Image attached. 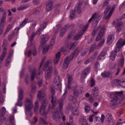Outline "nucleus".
Returning a JSON list of instances; mask_svg holds the SVG:
<instances>
[{"label":"nucleus","mask_w":125,"mask_h":125,"mask_svg":"<svg viewBox=\"0 0 125 125\" xmlns=\"http://www.w3.org/2000/svg\"><path fill=\"white\" fill-rule=\"evenodd\" d=\"M109 97L113 98L110 102V106L112 108H114L117 106L118 104L120 103V101H122L124 99L122 92H118L114 95L112 94L108 95Z\"/></svg>","instance_id":"1"},{"label":"nucleus","mask_w":125,"mask_h":125,"mask_svg":"<svg viewBox=\"0 0 125 125\" xmlns=\"http://www.w3.org/2000/svg\"><path fill=\"white\" fill-rule=\"evenodd\" d=\"M53 86H52L51 87V90L52 94L51 95V103L52 104V105L51 107L50 105L49 106L48 109L49 110L51 108L52 109H53L56 105L55 101H54L53 98V95H55V94L54 89L55 88L56 90H58L61 92V85L60 84H58V83H56V84H53Z\"/></svg>","instance_id":"2"},{"label":"nucleus","mask_w":125,"mask_h":125,"mask_svg":"<svg viewBox=\"0 0 125 125\" xmlns=\"http://www.w3.org/2000/svg\"><path fill=\"white\" fill-rule=\"evenodd\" d=\"M125 44V40L123 42L121 38L118 40L116 44V46L115 47V50L112 52L110 55V58L113 61L115 60L117 52L120 51L121 47L123 46Z\"/></svg>","instance_id":"3"},{"label":"nucleus","mask_w":125,"mask_h":125,"mask_svg":"<svg viewBox=\"0 0 125 125\" xmlns=\"http://www.w3.org/2000/svg\"><path fill=\"white\" fill-rule=\"evenodd\" d=\"M109 0H105L103 4V7L105 8L106 7L105 10L104 11V13L105 15H106L109 10H110V11L106 16H105L104 18L105 19H109L110 17L112 12L114 9V7H111L110 5H109Z\"/></svg>","instance_id":"4"},{"label":"nucleus","mask_w":125,"mask_h":125,"mask_svg":"<svg viewBox=\"0 0 125 125\" xmlns=\"http://www.w3.org/2000/svg\"><path fill=\"white\" fill-rule=\"evenodd\" d=\"M77 50V48L74 51L70 56L66 57L64 59L62 66L63 68L64 69H66L67 68L71 60L73 59L76 53V52Z\"/></svg>","instance_id":"5"},{"label":"nucleus","mask_w":125,"mask_h":125,"mask_svg":"<svg viewBox=\"0 0 125 125\" xmlns=\"http://www.w3.org/2000/svg\"><path fill=\"white\" fill-rule=\"evenodd\" d=\"M99 30L100 31L96 38V40L97 41L101 39L102 37L104 34V27H102L100 25L97 28L94 30L92 33V34L94 35L97 31Z\"/></svg>","instance_id":"6"},{"label":"nucleus","mask_w":125,"mask_h":125,"mask_svg":"<svg viewBox=\"0 0 125 125\" xmlns=\"http://www.w3.org/2000/svg\"><path fill=\"white\" fill-rule=\"evenodd\" d=\"M38 97L40 100H43V102L42 103L40 107L41 108L45 109L47 105L48 101L44 99V97L45 96L44 94L42 93L41 91H38Z\"/></svg>","instance_id":"7"},{"label":"nucleus","mask_w":125,"mask_h":125,"mask_svg":"<svg viewBox=\"0 0 125 125\" xmlns=\"http://www.w3.org/2000/svg\"><path fill=\"white\" fill-rule=\"evenodd\" d=\"M23 91L22 89L20 88L19 89L18 98L16 105L20 106H22V103L21 100L23 99Z\"/></svg>","instance_id":"8"},{"label":"nucleus","mask_w":125,"mask_h":125,"mask_svg":"<svg viewBox=\"0 0 125 125\" xmlns=\"http://www.w3.org/2000/svg\"><path fill=\"white\" fill-rule=\"evenodd\" d=\"M25 106L26 110L29 111L33 107L32 101L28 98H27L25 101Z\"/></svg>","instance_id":"9"},{"label":"nucleus","mask_w":125,"mask_h":125,"mask_svg":"<svg viewBox=\"0 0 125 125\" xmlns=\"http://www.w3.org/2000/svg\"><path fill=\"white\" fill-rule=\"evenodd\" d=\"M100 16L97 15L96 13L95 12L89 20L88 22H90L93 20L94 21H95L96 23H98L100 19Z\"/></svg>","instance_id":"10"},{"label":"nucleus","mask_w":125,"mask_h":125,"mask_svg":"<svg viewBox=\"0 0 125 125\" xmlns=\"http://www.w3.org/2000/svg\"><path fill=\"white\" fill-rule=\"evenodd\" d=\"M70 26L69 24H68L65 25L64 26L63 28L62 29L60 32V37H62L63 36L65 32L67 31V29L70 28Z\"/></svg>","instance_id":"11"},{"label":"nucleus","mask_w":125,"mask_h":125,"mask_svg":"<svg viewBox=\"0 0 125 125\" xmlns=\"http://www.w3.org/2000/svg\"><path fill=\"white\" fill-rule=\"evenodd\" d=\"M52 69L51 67H49L45 71V77L46 79H48L50 78Z\"/></svg>","instance_id":"12"},{"label":"nucleus","mask_w":125,"mask_h":125,"mask_svg":"<svg viewBox=\"0 0 125 125\" xmlns=\"http://www.w3.org/2000/svg\"><path fill=\"white\" fill-rule=\"evenodd\" d=\"M20 29V27L16 28L13 31L11 34L8 37V40L9 41H10L12 39L13 36L14 35H16Z\"/></svg>","instance_id":"13"},{"label":"nucleus","mask_w":125,"mask_h":125,"mask_svg":"<svg viewBox=\"0 0 125 125\" xmlns=\"http://www.w3.org/2000/svg\"><path fill=\"white\" fill-rule=\"evenodd\" d=\"M53 6V3L52 1L49 0L46 4V12L50 11L52 9Z\"/></svg>","instance_id":"14"},{"label":"nucleus","mask_w":125,"mask_h":125,"mask_svg":"<svg viewBox=\"0 0 125 125\" xmlns=\"http://www.w3.org/2000/svg\"><path fill=\"white\" fill-rule=\"evenodd\" d=\"M52 118L56 121H59L60 118V116L59 115V112L58 111H54L52 113Z\"/></svg>","instance_id":"15"},{"label":"nucleus","mask_w":125,"mask_h":125,"mask_svg":"<svg viewBox=\"0 0 125 125\" xmlns=\"http://www.w3.org/2000/svg\"><path fill=\"white\" fill-rule=\"evenodd\" d=\"M6 14L4 12V14H2V16L1 18L0 21V26L1 28H3L5 24L6 21Z\"/></svg>","instance_id":"16"},{"label":"nucleus","mask_w":125,"mask_h":125,"mask_svg":"<svg viewBox=\"0 0 125 125\" xmlns=\"http://www.w3.org/2000/svg\"><path fill=\"white\" fill-rule=\"evenodd\" d=\"M99 89L97 87H94L92 91L91 96L93 97H94L98 96L99 92Z\"/></svg>","instance_id":"17"},{"label":"nucleus","mask_w":125,"mask_h":125,"mask_svg":"<svg viewBox=\"0 0 125 125\" xmlns=\"http://www.w3.org/2000/svg\"><path fill=\"white\" fill-rule=\"evenodd\" d=\"M49 37L47 35H43L41 37V42L42 44H44L49 39Z\"/></svg>","instance_id":"18"},{"label":"nucleus","mask_w":125,"mask_h":125,"mask_svg":"<svg viewBox=\"0 0 125 125\" xmlns=\"http://www.w3.org/2000/svg\"><path fill=\"white\" fill-rule=\"evenodd\" d=\"M1 113L0 114V119L1 120L3 119V121L6 119L5 117H3L6 112V110L5 108L3 107L2 108L0 111Z\"/></svg>","instance_id":"19"},{"label":"nucleus","mask_w":125,"mask_h":125,"mask_svg":"<svg viewBox=\"0 0 125 125\" xmlns=\"http://www.w3.org/2000/svg\"><path fill=\"white\" fill-rule=\"evenodd\" d=\"M29 71L31 73V81H33L34 80L35 77V69L34 68H31L30 69Z\"/></svg>","instance_id":"20"},{"label":"nucleus","mask_w":125,"mask_h":125,"mask_svg":"<svg viewBox=\"0 0 125 125\" xmlns=\"http://www.w3.org/2000/svg\"><path fill=\"white\" fill-rule=\"evenodd\" d=\"M85 117L82 116L79 120L80 124L81 125H88Z\"/></svg>","instance_id":"21"},{"label":"nucleus","mask_w":125,"mask_h":125,"mask_svg":"<svg viewBox=\"0 0 125 125\" xmlns=\"http://www.w3.org/2000/svg\"><path fill=\"white\" fill-rule=\"evenodd\" d=\"M124 63V58L123 56H122L118 61V66L123 67Z\"/></svg>","instance_id":"22"},{"label":"nucleus","mask_w":125,"mask_h":125,"mask_svg":"<svg viewBox=\"0 0 125 125\" xmlns=\"http://www.w3.org/2000/svg\"><path fill=\"white\" fill-rule=\"evenodd\" d=\"M114 39V36L112 34V35L109 36L107 40V43L108 44H110L112 43V41Z\"/></svg>","instance_id":"23"},{"label":"nucleus","mask_w":125,"mask_h":125,"mask_svg":"<svg viewBox=\"0 0 125 125\" xmlns=\"http://www.w3.org/2000/svg\"><path fill=\"white\" fill-rule=\"evenodd\" d=\"M77 43V42H76L71 43L68 45V48L70 50H73L75 48Z\"/></svg>","instance_id":"24"},{"label":"nucleus","mask_w":125,"mask_h":125,"mask_svg":"<svg viewBox=\"0 0 125 125\" xmlns=\"http://www.w3.org/2000/svg\"><path fill=\"white\" fill-rule=\"evenodd\" d=\"M112 74V73L109 71H104L101 74V75L104 78L108 77Z\"/></svg>","instance_id":"25"},{"label":"nucleus","mask_w":125,"mask_h":125,"mask_svg":"<svg viewBox=\"0 0 125 125\" xmlns=\"http://www.w3.org/2000/svg\"><path fill=\"white\" fill-rule=\"evenodd\" d=\"M60 52H58L56 54V57L54 60V64H57L58 63L60 58Z\"/></svg>","instance_id":"26"},{"label":"nucleus","mask_w":125,"mask_h":125,"mask_svg":"<svg viewBox=\"0 0 125 125\" xmlns=\"http://www.w3.org/2000/svg\"><path fill=\"white\" fill-rule=\"evenodd\" d=\"M121 80H119L117 79L113 80L112 82V85L114 87L115 85H117L118 84L120 85Z\"/></svg>","instance_id":"27"},{"label":"nucleus","mask_w":125,"mask_h":125,"mask_svg":"<svg viewBox=\"0 0 125 125\" xmlns=\"http://www.w3.org/2000/svg\"><path fill=\"white\" fill-rule=\"evenodd\" d=\"M6 50L7 49L6 47H5L4 48L2 53L0 57V60L1 61H3V59L6 53Z\"/></svg>","instance_id":"28"},{"label":"nucleus","mask_w":125,"mask_h":125,"mask_svg":"<svg viewBox=\"0 0 125 125\" xmlns=\"http://www.w3.org/2000/svg\"><path fill=\"white\" fill-rule=\"evenodd\" d=\"M81 5L79 4H78L75 8L74 11H77V13L80 14L81 11Z\"/></svg>","instance_id":"29"},{"label":"nucleus","mask_w":125,"mask_h":125,"mask_svg":"<svg viewBox=\"0 0 125 125\" xmlns=\"http://www.w3.org/2000/svg\"><path fill=\"white\" fill-rule=\"evenodd\" d=\"M52 64L51 61L48 60L45 63L44 65V66L42 69L43 70H45V69L48 67L49 65Z\"/></svg>","instance_id":"30"},{"label":"nucleus","mask_w":125,"mask_h":125,"mask_svg":"<svg viewBox=\"0 0 125 125\" xmlns=\"http://www.w3.org/2000/svg\"><path fill=\"white\" fill-rule=\"evenodd\" d=\"M83 35V33L82 32H81L78 34H76L74 38L73 39L75 40H77L80 38Z\"/></svg>","instance_id":"31"},{"label":"nucleus","mask_w":125,"mask_h":125,"mask_svg":"<svg viewBox=\"0 0 125 125\" xmlns=\"http://www.w3.org/2000/svg\"><path fill=\"white\" fill-rule=\"evenodd\" d=\"M91 67H87L86 69L83 70V72H82L83 74L86 75L88 74L90 71Z\"/></svg>","instance_id":"32"},{"label":"nucleus","mask_w":125,"mask_h":125,"mask_svg":"<svg viewBox=\"0 0 125 125\" xmlns=\"http://www.w3.org/2000/svg\"><path fill=\"white\" fill-rule=\"evenodd\" d=\"M58 83L61 84L59 80V78L58 76H56L54 80L53 84Z\"/></svg>","instance_id":"33"},{"label":"nucleus","mask_w":125,"mask_h":125,"mask_svg":"<svg viewBox=\"0 0 125 125\" xmlns=\"http://www.w3.org/2000/svg\"><path fill=\"white\" fill-rule=\"evenodd\" d=\"M115 123L114 120H106V125H114Z\"/></svg>","instance_id":"34"},{"label":"nucleus","mask_w":125,"mask_h":125,"mask_svg":"<svg viewBox=\"0 0 125 125\" xmlns=\"http://www.w3.org/2000/svg\"><path fill=\"white\" fill-rule=\"evenodd\" d=\"M106 120H114L112 115L109 113L107 114L106 115Z\"/></svg>","instance_id":"35"},{"label":"nucleus","mask_w":125,"mask_h":125,"mask_svg":"<svg viewBox=\"0 0 125 125\" xmlns=\"http://www.w3.org/2000/svg\"><path fill=\"white\" fill-rule=\"evenodd\" d=\"M69 99L70 101L72 103H74L76 102V98L72 96H70Z\"/></svg>","instance_id":"36"},{"label":"nucleus","mask_w":125,"mask_h":125,"mask_svg":"<svg viewBox=\"0 0 125 125\" xmlns=\"http://www.w3.org/2000/svg\"><path fill=\"white\" fill-rule=\"evenodd\" d=\"M28 21V19L27 18H25L24 19L23 21H22L21 23V24L20 27V28L24 26L25 25Z\"/></svg>","instance_id":"37"},{"label":"nucleus","mask_w":125,"mask_h":125,"mask_svg":"<svg viewBox=\"0 0 125 125\" xmlns=\"http://www.w3.org/2000/svg\"><path fill=\"white\" fill-rule=\"evenodd\" d=\"M89 83L90 84V86L91 87H93L95 85V81L93 78H91V79Z\"/></svg>","instance_id":"38"},{"label":"nucleus","mask_w":125,"mask_h":125,"mask_svg":"<svg viewBox=\"0 0 125 125\" xmlns=\"http://www.w3.org/2000/svg\"><path fill=\"white\" fill-rule=\"evenodd\" d=\"M75 11L73 10H72L71 11L70 13V17L72 19L74 18L75 17Z\"/></svg>","instance_id":"39"},{"label":"nucleus","mask_w":125,"mask_h":125,"mask_svg":"<svg viewBox=\"0 0 125 125\" xmlns=\"http://www.w3.org/2000/svg\"><path fill=\"white\" fill-rule=\"evenodd\" d=\"M50 46L49 45L45 46L43 49L42 53L43 54H45L46 52L48 50Z\"/></svg>","instance_id":"40"},{"label":"nucleus","mask_w":125,"mask_h":125,"mask_svg":"<svg viewBox=\"0 0 125 125\" xmlns=\"http://www.w3.org/2000/svg\"><path fill=\"white\" fill-rule=\"evenodd\" d=\"M11 55L9 56L6 60L5 65L6 66L8 65V64L10 63L11 61Z\"/></svg>","instance_id":"41"},{"label":"nucleus","mask_w":125,"mask_h":125,"mask_svg":"<svg viewBox=\"0 0 125 125\" xmlns=\"http://www.w3.org/2000/svg\"><path fill=\"white\" fill-rule=\"evenodd\" d=\"M12 26V25L11 24H10L8 25L7 26V28L6 29V30L4 33V34L5 35L11 29Z\"/></svg>","instance_id":"42"},{"label":"nucleus","mask_w":125,"mask_h":125,"mask_svg":"<svg viewBox=\"0 0 125 125\" xmlns=\"http://www.w3.org/2000/svg\"><path fill=\"white\" fill-rule=\"evenodd\" d=\"M47 24V23L45 22H44L41 23L40 28L44 30V28L46 27Z\"/></svg>","instance_id":"43"},{"label":"nucleus","mask_w":125,"mask_h":125,"mask_svg":"<svg viewBox=\"0 0 125 125\" xmlns=\"http://www.w3.org/2000/svg\"><path fill=\"white\" fill-rule=\"evenodd\" d=\"M10 122L11 125L14 124V116L13 115L10 116Z\"/></svg>","instance_id":"44"},{"label":"nucleus","mask_w":125,"mask_h":125,"mask_svg":"<svg viewBox=\"0 0 125 125\" xmlns=\"http://www.w3.org/2000/svg\"><path fill=\"white\" fill-rule=\"evenodd\" d=\"M72 81V77L71 76H69L68 77V87L69 89L70 88V82Z\"/></svg>","instance_id":"45"},{"label":"nucleus","mask_w":125,"mask_h":125,"mask_svg":"<svg viewBox=\"0 0 125 125\" xmlns=\"http://www.w3.org/2000/svg\"><path fill=\"white\" fill-rule=\"evenodd\" d=\"M86 75L83 74V73H81V75L80 77V79L81 80L82 82H83L84 81V79L86 77Z\"/></svg>","instance_id":"46"},{"label":"nucleus","mask_w":125,"mask_h":125,"mask_svg":"<svg viewBox=\"0 0 125 125\" xmlns=\"http://www.w3.org/2000/svg\"><path fill=\"white\" fill-rule=\"evenodd\" d=\"M43 30V29L41 28H39L36 31V34L39 35L41 33L42 31Z\"/></svg>","instance_id":"47"},{"label":"nucleus","mask_w":125,"mask_h":125,"mask_svg":"<svg viewBox=\"0 0 125 125\" xmlns=\"http://www.w3.org/2000/svg\"><path fill=\"white\" fill-rule=\"evenodd\" d=\"M55 38V36H53L52 37V39L51 41L50 44L52 46H53L55 44V41L54 39Z\"/></svg>","instance_id":"48"},{"label":"nucleus","mask_w":125,"mask_h":125,"mask_svg":"<svg viewBox=\"0 0 125 125\" xmlns=\"http://www.w3.org/2000/svg\"><path fill=\"white\" fill-rule=\"evenodd\" d=\"M116 66V64L115 63H111L109 65V67L112 69H115Z\"/></svg>","instance_id":"49"},{"label":"nucleus","mask_w":125,"mask_h":125,"mask_svg":"<svg viewBox=\"0 0 125 125\" xmlns=\"http://www.w3.org/2000/svg\"><path fill=\"white\" fill-rule=\"evenodd\" d=\"M120 83V85L122 87L125 88V80H121Z\"/></svg>","instance_id":"50"},{"label":"nucleus","mask_w":125,"mask_h":125,"mask_svg":"<svg viewBox=\"0 0 125 125\" xmlns=\"http://www.w3.org/2000/svg\"><path fill=\"white\" fill-rule=\"evenodd\" d=\"M105 40L104 39L102 40L98 44L97 46L99 47H101L104 42Z\"/></svg>","instance_id":"51"},{"label":"nucleus","mask_w":125,"mask_h":125,"mask_svg":"<svg viewBox=\"0 0 125 125\" xmlns=\"http://www.w3.org/2000/svg\"><path fill=\"white\" fill-rule=\"evenodd\" d=\"M63 102L62 100L60 101L59 102V105L60 110H61L63 106Z\"/></svg>","instance_id":"52"},{"label":"nucleus","mask_w":125,"mask_h":125,"mask_svg":"<svg viewBox=\"0 0 125 125\" xmlns=\"http://www.w3.org/2000/svg\"><path fill=\"white\" fill-rule=\"evenodd\" d=\"M31 50H30L27 52H25V54L26 55L28 56V57H29L31 56Z\"/></svg>","instance_id":"53"},{"label":"nucleus","mask_w":125,"mask_h":125,"mask_svg":"<svg viewBox=\"0 0 125 125\" xmlns=\"http://www.w3.org/2000/svg\"><path fill=\"white\" fill-rule=\"evenodd\" d=\"M90 108L89 106L87 105L85 106L84 108L85 111L86 113H87L88 111H89Z\"/></svg>","instance_id":"54"},{"label":"nucleus","mask_w":125,"mask_h":125,"mask_svg":"<svg viewBox=\"0 0 125 125\" xmlns=\"http://www.w3.org/2000/svg\"><path fill=\"white\" fill-rule=\"evenodd\" d=\"M39 12L40 10H39L36 9L33 11V14L34 15H36L39 14Z\"/></svg>","instance_id":"55"},{"label":"nucleus","mask_w":125,"mask_h":125,"mask_svg":"<svg viewBox=\"0 0 125 125\" xmlns=\"http://www.w3.org/2000/svg\"><path fill=\"white\" fill-rule=\"evenodd\" d=\"M36 35V34L34 33H33L31 35L30 41L31 42H32L33 41L34 38Z\"/></svg>","instance_id":"56"},{"label":"nucleus","mask_w":125,"mask_h":125,"mask_svg":"<svg viewBox=\"0 0 125 125\" xmlns=\"http://www.w3.org/2000/svg\"><path fill=\"white\" fill-rule=\"evenodd\" d=\"M45 109L41 108L40 107V114L42 115H43L44 114L45 111Z\"/></svg>","instance_id":"57"},{"label":"nucleus","mask_w":125,"mask_h":125,"mask_svg":"<svg viewBox=\"0 0 125 125\" xmlns=\"http://www.w3.org/2000/svg\"><path fill=\"white\" fill-rule=\"evenodd\" d=\"M4 98L2 95L0 93V103H2L4 102Z\"/></svg>","instance_id":"58"},{"label":"nucleus","mask_w":125,"mask_h":125,"mask_svg":"<svg viewBox=\"0 0 125 125\" xmlns=\"http://www.w3.org/2000/svg\"><path fill=\"white\" fill-rule=\"evenodd\" d=\"M116 28L117 30L116 32L117 33H119L122 30V27L116 26Z\"/></svg>","instance_id":"59"},{"label":"nucleus","mask_w":125,"mask_h":125,"mask_svg":"<svg viewBox=\"0 0 125 125\" xmlns=\"http://www.w3.org/2000/svg\"><path fill=\"white\" fill-rule=\"evenodd\" d=\"M40 120L41 122L43 123L44 124L46 125L48 124L42 118H40Z\"/></svg>","instance_id":"60"},{"label":"nucleus","mask_w":125,"mask_h":125,"mask_svg":"<svg viewBox=\"0 0 125 125\" xmlns=\"http://www.w3.org/2000/svg\"><path fill=\"white\" fill-rule=\"evenodd\" d=\"M40 1L39 0H33V3L36 5H37L40 3Z\"/></svg>","instance_id":"61"},{"label":"nucleus","mask_w":125,"mask_h":125,"mask_svg":"<svg viewBox=\"0 0 125 125\" xmlns=\"http://www.w3.org/2000/svg\"><path fill=\"white\" fill-rule=\"evenodd\" d=\"M79 113V112L78 109H76L72 112V114L74 115H78Z\"/></svg>","instance_id":"62"},{"label":"nucleus","mask_w":125,"mask_h":125,"mask_svg":"<svg viewBox=\"0 0 125 125\" xmlns=\"http://www.w3.org/2000/svg\"><path fill=\"white\" fill-rule=\"evenodd\" d=\"M36 87L35 86H32V87L31 91L33 93H35L36 91Z\"/></svg>","instance_id":"63"},{"label":"nucleus","mask_w":125,"mask_h":125,"mask_svg":"<svg viewBox=\"0 0 125 125\" xmlns=\"http://www.w3.org/2000/svg\"><path fill=\"white\" fill-rule=\"evenodd\" d=\"M72 38V36L71 35H69L67 36L65 40V41L67 42H68L69 40L71 39Z\"/></svg>","instance_id":"64"}]
</instances>
